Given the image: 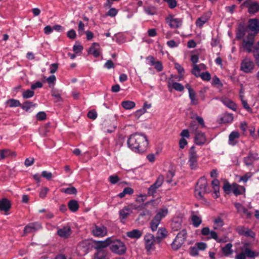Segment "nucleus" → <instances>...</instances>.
I'll use <instances>...</instances> for the list:
<instances>
[{"instance_id":"nucleus-1","label":"nucleus","mask_w":259,"mask_h":259,"mask_svg":"<svg viewBox=\"0 0 259 259\" xmlns=\"http://www.w3.org/2000/svg\"><path fill=\"white\" fill-rule=\"evenodd\" d=\"M127 145L133 151L143 153L146 150L148 145L147 137L144 134L135 133L128 138Z\"/></svg>"},{"instance_id":"nucleus-2","label":"nucleus","mask_w":259,"mask_h":259,"mask_svg":"<svg viewBox=\"0 0 259 259\" xmlns=\"http://www.w3.org/2000/svg\"><path fill=\"white\" fill-rule=\"evenodd\" d=\"M109 248L111 251L116 254L122 255L124 254L127 250L124 242L119 239L111 237Z\"/></svg>"},{"instance_id":"nucleus-3","label":"nucleus","mask_w":259,"mask_h":259,"mask_svg":"<svg viewBox=\"0 0 259 259\" xmlns=\"http://www.w3.org/2000/svg\"><path fill=\"white\" fill-rule=\"evenodd\" d=\"M225 193L233 192L234 194H242L245 192L244 187L240 186L236 183L231 184L228 181L225 180L223 187Z\"/></svg>"},{"instance_id":"nucleus-4","label":"nucleus","mask_w":259,"mask_h":259,"mask_svg":"<svg viewBox=\"0 0 259 259\" xmlns=\"http://www.w3.org/2000/svg\"><path fill=\"white\" fill-rule=\"evenodd\" d=\"M187 237V233L185 229L179 232L171 243L172 248L175 250H178L185 242Z\"/></svg>"},{"instance_id":"nucleus-5","label":"nucleus","mask_w":259,"mask_h":259,"mask_svg":"<svg viewBox=\"0 0 259 259\" xmlns=\"http://www.w3.org/2000/svg\"><path fill=\"white\" fill-rule=\"evenodd\" d=\"M241 251L235 256V259H246V257L254 258L259 256V252L253 251L247 247H241Z\"/></svg>"},{"instance_id":"nucleus-6","label":"nucleus","mask_w":259,"mask_h":259,"mask_svg":"<svg viewBox=\"0 0 259 259\" xmlns=\"http://www.w3.org/2000/svg\"><path fill=\"white\" fill-rule=\"evenodd\" d=\"M195 194H204L211 193L209 188L207 187V182L204 178H200L196 186Z\"/></svg>"},{"instance_id":"nucleus-7","label":"nucleus","mask_w":259,"mask_h":259,"mask_svg":"<svg viewBox=\"0 0 259 259\" xmlns=\"http://www.w3.org/2000/svg\"><path fill=\"white\" fill-rule=\"evenodd\" d=\"M198 155L194 146H192L189 152L188 163L192 169H196L198 166Z\"/></svg>"},{"instance_id":"nucleus-8","label":"nucleus","mask_w":259,"mask_h":259,"mask_svg":"<svg viewBox=\"0 0 259 259\" xmlns=\"http://www.w3.org/2000/svg\"><path fill=\"white\" fill-rule=\"evenodd\" d=\"M253 62L249 58H244L241 62L240 69L245 73H250L254 68Z\"/></svg>"},{"instance_id":"nucleus-9","label":"nucleus","mask_w":259,"mask_h":259,"mask_svg":"<svg viewBox=\"0 0 259 259\" xmlns=\"http://www.w3.org/2000/svg\"><path fill=\"white\" fill-rule=\"evenodd\" d=\"M92 233L94 236L102 237L107 235V230L104 226L95 225L92 228Z\"/></svg>"},{"instance_id":"nucleus-10","label":"nucleus","mask_w":259,"mask_h":259,"mask_svg":"<svg viewBox=\"0 0 259 259\" xmlns=\"http://www.w3.org/2000/svg\"><path fill=\"white\" fill-rule=\"evenodd\" d=\"M254 42V35L249 34L243 41L242 47L248 53L252 51V47Z\"/></svg>"},{"instance_id":"nucleus-11","label":"nucleus","mask_w":259,"mask_h":259,"mask_svg":"<svg viewBox=\"0 0 259 259\" xmlns=\"http://www.w3.org/2000/svg\"><path fill=\"white\" fill-rule=\"evenodd\" d=\"M236 231L240 235H243L245 237H249L254 238L255 236V233L248 228L244 226H238L236 228Z\"/></svg>"},{"instance_id":"nucleus-12","label":"nucleus","mask_w":259,"mask_h":259,"mask_svg":"<svg viewBox=\"0 0 259 259\" xmlns=\"http://www.w3.org/2000/svg\"><path fill=\"white\" fill-rule=\"evenodd\" d=\"M164 179L163 176H159L155 182L148 188V194H153L156 193L157 189L163 184Z\"/></svg>"},{"instance_id":"nucleus-13","label":"nucleus","mask_w":259,"mask_h":259,"mask_svg":"<svg viewBox=\"0 0 259 259\" xmlns=\"http://www.w3.org/2000/svg\"><path fill=\"white\" fill-rule=\"evenodd\" d=\"M145 243V248L148 250H150L152 248L154 242H156V238L151 234H147L144 237Z\"/></svg>"},{"instance_id":"nucleus-14","label":"nucleus","mask_w":259,"mask_h":259,"mask_svg":"<svg viewBox=\"0 0 259 259\" xmlns=\"http://www.w3.org/2000/svg\"><path fill=\"white\" fill-rule=\"evenodd\" d=\"M259 159L258 154L256 153L250 152L248 155L244 158L243 161L247 166H252L253 162Z\"/></svg>"},{"instance_id":"nucleus-15","label":"nucleus","mask_w":259,"mask_h":259,"mask_svg":"<svg viewBox=\"0 0 259 259\" xmlns=\"http://www.w3.org/2000/svg\"><path fill=\"white\" fill-rule=\"evenodd\" d=\"M146 61L147 64L151 66H154V68L157 70V71H161L163 69V66L162 63L159 61H155V58L152 56H149L146 58Z\"/></svg>"},{"instance_id":"nucleus-16","label":"nucleus","mask_w":259,"mask_h":259,"mask_svg":"<svg viewBox=\"0 0 259 259\" xmlns=\"http://www.w3.org/2000/svg\"><path fill=\"white\" fill-rule=\"evenodd\" d=\"M42 228L41 224L38 222L30 223L26 226L24 229V233L28 234L38 230Z\"/></svg>"},{"instance_id":"nucleus-17","label":"nucleus","mask_w":259,"mask_h":259,"mask_svg":"<svg viewBox=\"0 0 259 259\" xmlns=\"http://www.w3.org/2000/svg\"><path fill=\"white\" fill-rule=\"evenodd\" d=\"M167 87L169 92H172V89L179 92H183L184 90V87L182 84L172 80L168 81Z\"/></svg>"},{"instance_id":"nucleus-18","label":"nucleus","mask_w":259,"mask_h":259,"mask_svg":"<svg viewBox=\"0 0 259 259\" xmlns=\"http://www.w3.org/2000/svg\"><path fill=\"white\" fill-rule=\"evenodd\" d=\"M167 236V231L164 227H159L156 236V243H160Z\"/></svg>"},{"instance_id":"nucleus-19","label":"nucleus","mask_w":259,"mask_h":259,"mask_svg":"<svg viewBox=\"0 0 259 259\" xmlns=\"http://www.w3.org/2000/svg\"><path fill=\"white\" fill-rule=\"evenodd\" d=\"M111 237L107 238L105 240L103 241H97L95 243V248L97 250L106 251L104 248L109 246Z\"/></svg>"},{"instance_id":"nucleus-20","label":"nucleus","mask_w":259,"mask_h":259,"mask_svg":"<svg viewBox=\"0 0 259 259\" xmlns=\"http://www.w3.org/2000/svg\"><path fill=\"white\" fill-rule=\"evenodd\" d=\"M166 22L169 26L172 28H177L182 25V20L179 18H176L172 16L166 18Z\"/></svg>"},{"instance_id":"nucleus-21","label":"nucleus","mask_w":259,"mask_h":259,"mask_svg":"<svg viewBox=\"0 0 259 259\" xmlns=\"http://www.w3.org/2000/svg\"><path fill=\"white\" fill-rule=\"evenodd\" d=\"M211 13L210 12H207L203 15L198 18L196 21V25L199 27H202L210 18Z\"/></svg>"},{"instance_id":"nucleus-22","label":"nucleus","mask_w":259,"mask_h":259,"mask_svg":"<svg viewBox=\"0 0 259 259\" xmlns=\"http://www.w3.org/2000/svg\"><path fill=\"white\" fill-rule=\"evenodd\" d=\"M89 53L92 54L95 57L100 56L101 51L99 44L94 42L89 49Z\"/></svg>"},{"instance_id":"nucleus-23","label":"nucleus","mask_w":259,"mask_h":259,"mask_svg":"<svg viewBox=\"0 0 259 259\" xmlns=\"http://www.w3.org/2000/svg\"><path fill=\"white\" fill-rule=\"evenodd\" d=\"M57 234L62 238L65 239L67 238L71 234V228L69 226H65L63 228L58 230Z\"/></svg>"},{"instance_id":"nucleus-24","label":"nucleus","mask_w":259,"mask_h":259,"mask_svg":"<svg viewBox=\"0 0 259 259\" xmlns=\"http://www.w3.org/2000/svg\"><path fill=\"white\" fill-rule=\"evenodd\" d=\"M248 28L252 31L259 32V20L257 19H251L248 21Z\"/></svg>"},{"instance_id":"nucleus-25","label":"nucleus","mask_w":259,"mask_h":259,"mask_svg":"<svg viewBox=\"0 0 259 259\" xmlns=\"http://www.w3.org/2000/svg\"><path fill=\"white\" fill-rule=\"evenodd\" d=\"M195 134V142L197 145H201L206 142V137L203 133L197 132Z\"/></svg>"},{"instance_id":"nucleus-26","label":"nucleus","mask_w":259,"mask_h":259,"mask_svg":"<svg viewBox=\"0 0 259 259\" xmlns=\"http://www.w3.org/2000/svg\"><path fill=\"white\" fill-rule=\"evenodd\" d=\"M11 207V203L9 200L4 198L0 200V210L5 212L8 211Z\"/></svg>"},{"instance_id":"nucleus-27","label":"nucleus","mask_w":259,"mask_h":259,"mask_svg":"<svg viewBox=\"0 0 259 259\" xmlns=\"http://www.w3.org/2000/svg\"><path fill=\"white\" fill-rule=\"evenodd\" d=\"M240 137V134L237 131H233L231 133L229 136L228 143L229 145L234 146L237 143V140Z\"/></svg>"},{"instance_id":"nucleus-28","label":"nucleus","mask_w":259,"mask_h":259,"mask_svg":"<svg viewBox=\"0 0 259 259\" xmlns=\"http://www.w3.org/2000/svg\"><path fill=\"white\" fill-rule=\"evenodd\" d=\"M247 8L250 14H255L259 11V4L255 2H250L248 4Z\"/></svg>"},{"instance_id":"nucleus-29","label":"nucleus","mask_w":259,"mask_h":259,"mask_svg":"<svg viewBox=\"0 0 259 259\" xmlns=\"http://www.w3.org/2000/svg\"><path fill=\"white\" fill-rule=\"evenodd\" d=\"M126 235L130 238H140L142 235V232L138 229H134L131 231L127 232Z\"/></svg>"},{"instance_id":"nucleus-30","label":"nucleus","mask_w":259,"mask_h":259,"mask_svg":"<svg viewBox=\"0 0 259 259\" xmlns=\"http://www.w3.org/2000/svg\"><path fill=\"white\" fill-rule=\"evenodd\" d=\"M212 190H210L211 192L215 194H217L220 193V182L217 179H214L211 183Z\"/></svg>"},{"instance_id":"nucleus-31","label":"nucleus","mask_w":259,"mask_h":259,"mask_svg":"<svg viewBox=\"0 0 259 259\" xmlns=\"http://www.w3.org/2000/svg\"><path fill=\"white\" fill-rule=\"evenodd\" d=\"M222 102L229 108L235 111L236 110V105L231 100L227 98L221 99Z\"/></svg>"},{"instance_id":"nucleus-32","label":"nucleus","mask_w":259,"mask_h":259,"mask_svg":"<svg viewBox=\"0 0 259 259\" xmlns=\"http://www.w3.org/2000/svg\"><path fill=\"white\" fill-rule=\"evenodd\" d=\"M132 212V210L130 206H125L119 212L120 218L122 220L125 219Z\"/></svg>"},{"instance_id":"nucleus-33","label":"nucleus","mask_w":259,"mask_h":259,"mask_svg":"<svg viewBox=\"0 0 259 259\" xmlns=\"http://www.w3.org/2000/svg\"><path fill=\"white\" fill-rule=\"evenodd\" d=\"M234 205L238 212H242L244 214H246L248 218L250 217L251 215V213L249 212L245 207L242 206V204L239 203H235Z\"/></svg>"},{"instance_id":"nucleus-34","label":"nucleus","mask_w":259,"mask_h":259,"mask_svg":"<svg viewBox=\"0 0 259 259\" xmlns=\"http://www.w3.org/2000/svg\"><path fill=\"white\" fill-rule=\"evenodd\" d=\"M68 207L71 211L76 212L79 208V204L76 200L72 199L69 201L68 203Z\"/></svg>"},{"instance_id":"nucleus-35","label":"nucleus","mask_w":259,"mask_h":259,"mask_svg":"<svg viewBox=\"0 0 259 259\" xmlns=\"http://www.w3.org/2000/svg\"><path fill=\"white\" fill-rule=\"evenodd\" d=\"M233 118L232 114L225 113L221 117V121L223 123H231L233 120Z\"/></svg>"},{"instance_id":"nucleus-36","label":"nucleus","mask_w":259,"mask_h":259,"mask_svg":"<svg viewBox=\"0 0 259 259\" xmlns=\"http://www.w3.org/2000/svg\"><path fill=\"white\" fill-rule=\"evenodd\" d=\"M189 97L191 101V105H197L199 104L198 99L196 96V94L195 91L189 93Z\"/></svg>"},{"instance_id":"nucleus-37","label":"nucleus","mask_w":259,"mask_h":259,"mask_svg":"<svg viewBox=\"0 0 259 259\" xmlns=\"http://www.w3.org/2000/svg\"><path fill=\"white\" fill-rule=\"evenodd\" d=\"M191 221L193 225L196 227H198L202 223L201 219L197 215L194 214L193 213L191 216Z\"/></svg>"},{"instance_id":"nucleus-38","label":"nucleus","mask_w":259,"mask_h":259,"mask_svg":"<svg viewBox=\"0 0 259 259\" xmlns=\"http://www.w3.org/2000/svg\"><path fill=\"white\" fill-rule=\"evenodd\" d=\"M161 221L155 218H153V219L151 220L150 223V227L151 230L153 232L156 231L158 229V226L160 223Z\"/></svg>"},{"instance_id":"nucleus-39","label":"nucleus","mask_w":259,"mask_h":259,"mask_svg":"<svg viewBox=\"0 0 259 259\" xmlns=\"http://www.w3.org/2000/svg\"><path fill=\"white\" fill-rule=\"evenodd\" d=\"M168 213V210L167 208H162L160 209L157 214L155 215L154 218L161 221V220L165 218Z\"/></svg>"},{"instance_id":"nucleus-40","label":"nucleus","mask_w":259,"mask_h":259,"mask_svg":"<svg viewBox=\"0 0 259 259\" xmlns=\"http://www.w3.org/2000/svg\"><path fill=\"white\" fill-rule=\"evenodd\" d=\"M144 12L149 15H154L156 14L157 10L155 7L149 6L144 8Z\"/></svg>"},{"instance_id":"nucleus-41","label":"nucleus","mask_w":259,"mask_h":259,"mask_svg":"<svg viewBox=\"0 0 259 259\" xmlns=\"http://www.w3.org/2000/svg\"><path fill=\"white\" fill-rule=\"evenodd\" d=\"M122 107L126 110H130L135 107V103L131 101H123L121 103Z\"/></svg>"},{"instance_id":"nucleus-42","label":"nucleus","mask_w":259,"mask_h":259,"mask_svg":"<svg viewBox=\"0 0 259 259\" xmlns=\"http://www.w3.org/2000/svg\"><path fill=\"white\" fill-rule=\"evenodd\" d=\"M61 192L67 194H76L77 193V191L75 187H70L67 188L61 189Z\"/></svg>"},{"instance_id":"nucleus-43","label":"nucleus","mask_w":259,"mask_h":259,"mask_svg":"<svg viewBox=\"0 0 259 259\" xmlns=\"http://www.w3.org/2000/svg\"><path fill=\"white\" fill-rule=\"evenodd\" d=\"M107 254L106 251L99 250L96 253L94 259H107Z\"/></svg>"},{"instance_id":"nucleus-44","label":"nucleus","mask_w":259,"mask_h":259,"mask_svg":"<svg viewBox=\"0 0 259 259\" xmlns=\"http://www.w3.org/2000/svg\"><path fill=\"white\" fill-rule=\"evenodd\" d=\"M7 104L10 107H19L21 105L20 102L15 99H10L7 101Z\"/></svg>"},{"instance_id":"nucleus-45","label":"nucleus","mask_w":259,"mask_h":259,"mask_svg":"<svg viewBox=\"0 0 259 259\" xmlns=\"http://www.w3.org/2000/svg\"><path fill=\"white\" fill-rule=\"evenodd\" d=\"M11 154V152L9 149L0 150V160L10 156Z\"/></svg>"},{"instance_id":"nucleus-46","label":"nucleus","mask_w":259,"mask_h":259,"mask_svg":"<svg viewBox=\"0 0 259 259\" xmlns=\"http://www.w3.org/2000/svg\"><path fill=\"white\" fill-rule=\"evenodd\" d=\"M232 247V244L230 243H229L227 244L222 248V251L226 255L230 254L232 253V250H231Z\"/></svg>"},{"instance_id":"nucleus-47","label":"nucleus","mask_w":259,"mask_h":259,"mask_svg":"<svg viewBox=\"0 0 259 259\" xmlns=\"http://www.w3.org/2000/svg\"><path fill=\"white\" fill-rule=\"evenodd\" d=\"M34 95L32 90H27L24 91L22 93V97L24 99H28L32 97Z\"/></svg>"},{"instance_id":"nucleus-48","label":"nucleus","mask_w":259,"mask_h":259,"mask_svg":"<svg viewBox=\"0 0 259 259\" xmlns=\"http://www.w3.org/2000/svg\"><path fill=\"white\" fill-rule=\"evenodd\" d=\"M200 70L198 65L193 64V68L191 71L192 73L195 75L196 77H198L200 76Z\"/></svg>"},{"instance_id":"nucleus-49","label":"nucleus","mask_w":259,"mask_h":259,"mask_svg":"<svg viewBox=\"0 0 259 259\" xmlns=\"http://www.w3.org/2000/svg\"><path fill=\"white\" fill-rule=\"evenodd\" d=\"M83 50V47L78 42H76L73 47V51L75 54L81 53Z\"/></svg>"},{"instance_id":"nucleus-50","label":"nucleus","mask_w":259,"mask_h":259,"mask_svg":"<svg viewBox=\"0 0 259 259\" xmlns=\"http://www.w3.org/2000/svg\"><path fill=\"white\" fill-rule=\"evenodd\" d=\"M35 105H34L32 102L27 101L24 102L22 106V108L26 111H28L31 108L34 106Z\"/></svg>"},{"instance_id":"nucleus-51","label":"nucleus","mask_w":259,"mask_h":259,"mask_svg":"<svg viewBox=\"0 0 259 259\" xmlns=\"http://www.w3.org/2000/svg\"><path fill=\"white\" fill-rule=\"evenodd\" d=\"M175 173L174 171L169 170L166 174V178L165 181L167 183H170L172 182V178L174 177Z\"/></svg>"},{"instance_id":"nucleus-52","label":"nucleus","mask_w":259,"mask_h":259,"mask_svg":"<svg viewBox=\"0 0 259 259\" xmlns=\"http://www.w3.org/2000/svg\"><path fill=\"white\" fill-rule=\"evenodd\" d=\"M108 179L109 182L112 184H115L119 181V178L116 175L109 176Z\"/></svg>"},{"instance_id":"nucleus-53","label":"nucleus","mask_w":259,"mask_h":259,"mask_svg":"<svg viewBox=\"0 0 259 259\" xmlns=\"http://www.w3.org/2000/svg\"><path fill=\"white\" fill-rule=\"evenodd\" d=\"M78 33L80 35H82L84 33V24L81 21L78 23Z\"/></svg>"},{"instance_id":"nucleus-54","label":"nucleus","mask_w":259,"mask_h":259,"mask_svg":"<svg viewBox=\"0 0 259 259\" xmlns=\"http://www.w3.org/2000/svg\"><path fill=\"white\" fill-rule=\"evenodd\" d=\"M46 80L48 83L49 84V87H51L52 86H54L55 84L56 78L54 75H52L48 77Z\"/></svg>"},{"instance_id":"nucleus-55","label":"nucleus","mask_w":259,"mask_h":259,"mask_svg":"<svg viewBox=\"0 0 259 259\" xmlns=\"http://www.w3.org/2000/svg\"><path fill=\"white\" fill-rule=\"evenodd\" d=\"M190 130L192 133H195L197 132V130L198 128V125L195 121H192L189 126Z\"/></svg>"},{"instance_id":"nucleus-56","label":"nucleus","mask_w":259,"mask_h":259,"mask_svg":"<svg viewBox=\"0 0 259 259\" xmlns=\"http://www.w3.org/2000/svg\"><path fill=\"white\" fill-rule=\"evenodd\" d=\"M199 77L205 81H209L211 79L210 74L208 72H202Z\"/></svg>"},{"instance_id":"nucleus-57","label":"nucleus","mask_w":259,"mask_h":259,"mask_svg":"<svg viewBox=\"0 0 259 259\" xmlns=\"http://www.w3.org/2000/svg\"><path fill=\"white\" fill-rule=\"evenodd\" d=\"M163 1L167 4L170 9L175 8L177 5V2L176 0H163Z\"/></svg>"},{"instance_id":"nucleus-58","label":"nucleus","mask_w":259,"mask_h":259,"mask_svg":"<svg viewBox=\"0 0 259 259\" xmlns=\"http://www.w3.org/2000/svg\"><path fill=\"white\" fill-rule=\"evenodd\" d=\"M41 176L48 180H50L53 177V174L51 172L44 170L42 171Z\"/></svg>"},{"instance_id":"nucleus-59","label":"nucleus","mask_w":259,"mask_h":259,"mask_svg":"<svg viewBox=\"0 0 259 259\" xmlns=\"http://www.w3.org/2000/svg\"><path fill=\"white\" fill-rule=\"evenodd\" d=\"M252 176V174L251 172L246 173L245 175L243 176L240 178L239 182L242 181L244 183H246L248 179H249Z\"/></svg>"},{"instance_id":"nucleus-60","label":"nucleus","mask_w":259,"mask_h":259,"mask_svg":"<svg viewBox=\"0 0 259 259\" xmlns=\"http://www.w3.org/2000/svg\"><path fill=\"white\" fill-rule=\"evenodd\" d=\"M117 10L115 8H112L109 9L107 14V15L110 17H114L117 15Z\"/></svg>"},{"instance_id":"nucleus-61","label":"nucleus","mask_w":259,"mask_h":259,"mask_svg":"<svg viewBox=\"0 0 259 259\" xmlns=\"http://www.w3.org/2000/svg\"><path fill=\"white\" fill-rule=\"evenodd\" d=\"M198 250H204L206 249L207 245L204 242H198L196 244Z\"/></svg>"},{"instance_id":"nucleus-62","label":"nucleus","mask_w":259,"mask_h":259,"mask_svg":"<svg viewBox=\"0 0 259 259\" xmlns=\"http://www.w3.org/2000/svg\"><path fill=\"white\" fill-rule=\"evenodd\" d=\"M188 144V142L187 140L183 138H181L179 141V147L181 149H184L185 147Z\"/></svg>"},{"instance_id":"nucleus-63","label":"nucleus","mask_w":259,"mask_h":259,"mask_svg":"<svg viewBox=\"0 0 259 259\" xmlns=\"http://www.w3.org/2000/svg\"><path fill=\"white\" fill-rule=\"evenodd\" d=\"M180 136H181V138H183L184 139L189 138L190 133L188 130L185 129L181 132Z\"/></svg>"},{"instance_id":"nucleus-64","label":"nucleus","mask_w":259,"mask_h":259,"mask_svg":"<svg viewBox=\"0 0 259 259\" xmlns=\"http://www.w3.org/2000/svg\"><path fill=\"white\" fill-rule=\"evenodd\" d=\"M88 117L92 119H95L97 117V112L95 111H90L88 113Z\"/></svg>"}]
</instances>
